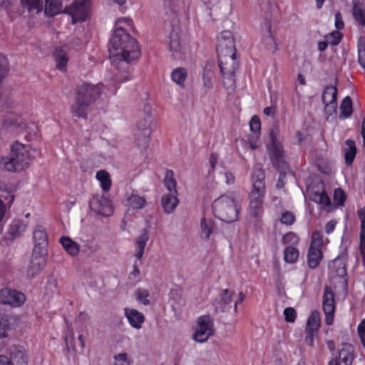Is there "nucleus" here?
Segmentation results:
<instances>
[{
    "mask_svg": "<svg viewBox=\"0 0 365 365\" xmlns=\"http://www.w3.org/2000/svg\"><path fill=\"white\" fill-rule=\"evenodd\" d=\"M133 30V21L128 17L118 18L115 23V30L110 38L108 51L112 66L120 76L122 82L130 79L127 71V63L137 61L141 51L137 41L130 36L129 31Z\"/></svg>",
    "mask_w": 365,
    "mask_h": 365,
    "instance_id": "nucleus-1",
    "label": "nucleus"
},
{
    "mask_svg": "<svg viewBox=\"0 0 365 365\" xmlns=\"http://www.w3.org/2000/svg\"><path fill=\"white\" fill-rule=\"evenodd\" d=\"M123 76L118 73H108L104 82L96 86L83 83L76 88V99L72 106V112L76 116L85 117L87 106L98 98H108L117 92L118 85L123 83Z\"/></svg>",
    "mask_w": 365,
    "mask_h": 365,
    "instance_id": "nucleus-2",
    "label": "nucleus"
},
{
    "mask_svg": "<svg viewBox=\"0 0 365 365\" xmlns=\"http://www.w3.org/2000/svg\"><path fill=\"white\" fill-rule=\"evenodd\" d=\"M244 196L238 192H231L220 196L212 203V210L216 217L230 223L238 218Z\"/></svg>",
    "mask_w": 365,
    "mask_h": 365,
    "instance_id": "nucleus-3",
    "label": "nucleus"
},
{
    "mask_svg": "<svg viewBox=\"0 0 365 365\" xmlns=\"http://www.w3.org/2000/svg\"><path fill=\"white\" fill-rule=\"evenodd\" d=\"M39 154V150L30 145L16 142L11 145L9 156L2 158L1 162L7 171L19 172L27 168L31 160Z\"/></svg>",
    "mask_w": 365,
    "mask_h": 365,
    "instance_id": "nucleus-4",
    "label": "nucleus"
},
{
    "mask_svg": "<svg viewBox=\"0 0 365 365\" xmlns=\"http://www.w3.org/2000/svg\"><path fill=\"white\" fill-rule=\"evenodd\" d=\"M165 30L168 33L167 43L173 58L185 59L190 53V47L180 36V21L175 14L170 21L165 22Z\"/></svg>",
    "mask_w": 365,
    "mask_h": 365,
    "instance_id": "nucleus-5",
    "label": "nucleus"
},
{
    "mask_svg": "<svg viewBox=\"0 0 365 365\" xmlns=\"http://www.w3.org/2000/svg\"><path fill=\"white\" fill-rule=\"evenodd\" d=\"M269 144L267 146L270 159L274 167L279 171V176L277 182V187L282 188L284 186V180L286 177L287 170H289L288 165L285 160L282 140L279 136L277 128L269 130Z\"/></svg>",
    "mask_w": 365,
    "mask_h": 365,
    "instance_id": "nucleus-6",
    "label": "nucleus"
},
{
    "mask_svg": "<svg viewBox=\"0 0 365 365\" xmlns=\"http://www.w3.org/2000/svg\"><path fill=\"white\" fill-rule=\"evenodd\" d=\"M264 197L265 190H258L255 189H252L249 195L247 219L249 223L253 226L256 231L261 230L262 227Z\"/></svg>",
    "mask_w": 365,
    "mask_h": 365,
    "instance_id": "nucleus-7",
    "label": "nucleus"
},
{
    "mask_svg": "<svg viewBox=\"0 0 365 365\" xmlns=\"http://www.w3.org/2000/svg\"><path fill=\"white\" fill-rule=\"evenodd\" d=\"M326 241L319 231L317 230L312 232L310 246L307 252V265L310 269H316L322 260V247L328 242L327 238Z\"/></svg>",
    "mask_w": 365,
    "mask_h": 365,
    "instance_id": "nucleus-8",
    "label": "nucleus"
},
{
    "mask_svg": "<svg viewBox=\"0 0 365 365\" xmlns=\"http://www.w3.org/2000/svg\"><path fill=\"white\" fill-rule=\"evenodd\" d=\"M216 50L219 55V58L228 57L229 61L235 63V43L231 31H224L217 36Z\"/></svg>",
    "mask_w": 365,
    "mask_h": 365,
    "instance_id": "nucleus-9",
    "label": "nucleus"
},
{
    "mask_svg": "<svg viewBox=\"0 0 365 365\" xmlns=\"http://www.w3.org/2000/svg\"><path fill=\"white\" fill-rule=\"evenodd\" d=\"M91 5V0H74L63 12L71 16L73 24L84 21L90 14Z\"/></svg>",
    "mask_w": 365,
    "mask_h": 365,
    "instance_id": "nucleus-10",
    "label": "nucleus"
},
{
    "mask_svg": "<svg viewBox=\"0 0 365 365\" xmlns=\"http://www.w3.org/2000/svg\"><path fill=\"white\" fill-rule=\"evenodd\" d=\"M214 333L213 322L208 315L201 316L198 318L193 339L199 343L205 342Z\"/></svg>",
    "mask_w": 365,
    "mask_h": 365,
    "instance_id": "nucleus-11",
    "label": "nucleus"
},
{
    "mask_svg": "<svg viewBox=\"0 0 365 365\" xmlns=\"http://www.w3.org/2000/svg\"><path fill=\"white\" fill-rule=\"evenodd\" d=\"M151 133L149 116L137 123V131L135 133V138L136 145L139 148L144 150L148 146Z\"/></svg>",
    "mask_w": 365,
    "mask_h": 365,
    "instance_id": "nucleus-12",
    "label": "nucleus"
},
{
    "mask_svg": "<svg viewBox=\"0 0 365 365\" xmlns=\"http://www.w3.org/2000/svg\"><path fill=\"white\" fill-rule=\"evenodd\" d=\"M25 294L19 291L5 287L0 290V302L12 307H19L26 302Z\"/></svg>",
    "mask_w": 365,
    "mask_h": 365,
    "instance_id": "nucleus-13",
    "label": "nucleus"
},
{
    "mask_svg": "<svg viewBox=\"0 0 365 365\" xmlns=\"http://www.w3.org/2000/svg\"><path fill=\"white\" fill-rule=\"evenodd\" d=\"M322 309L325 314V323L332 324L335 312V294L331 288L327 287L322 297Z\"/></svg>",
    "mask_w": 365,
    "mask_h": 365,
    "instance_id": "nucleus-14",
    "label": "nucleus"
},
{
    "mask_svg": "<svg viewBox=\"0 0 365 365\" xmlns=\"http://www.w3.org/2000/svg\"><path fill=\"white\" fill-rule=\"evenodd\" d=\"M91 209L98 215L105 217L111 215L113 212V206L111 200L103 195H96L90 201Z\"/></svg>",
    "mask_w": 365,
    "mask_h": 365,
    "instance_id": "nucleus-15",
    "label": "nucleus"
},
{
    "mask_svg": "<svg viewBox=\"0 0 365 365\" xmlns=\"http://www.w3.org/2000/svg\"><path fill=\"white\" fill-rule=\"evenodd\" d=\"M322 102L327 115L336 114L337 109V88L334 86H327L322 93Z\"/></svg>",
    "mask_w": 365,
    "mask_h": 365,
    "instance_id": "nucleus-16",
    "label": "nucleus"
},
{
    "mask_svg": "<svg viewBox=\"0 0 365 365\" xmlns=\"http://www.w3.org/2000/svg\"><path fill=\"white\" fill-rule=\"evenodd\" d=\"M230 62L231 66L227 67L223 63L222 58H219V66L222 76L223 86L228 93H232L236 86L235 79V73L237 68L236 62L235 61L234 63L232 61Z\"/></svg>",
    "mask_w": 365,
    "mask_h": 365,
    "instance_id": "nucleus-17",
    "label": "nucleus"
},
{
    "mask_svg": "<svg viewBox=\"0 0 365 365\" xmlns=\"http://www.w3.org/2000/svg\"><path fill=\"white\" fill-rule=\"evenodd\" d=\"M264 31L262 35V43L265 48L272 53L277 51L279 48L277 40L271 30V23L269 16H266L262 26Z\"/></svg>",
    "mask_w": 365,
    "mask_h": 365,
    "instance_id": "nucleus-18",
    "label": "nucleus"
},
{
    "mask_svg": "<svg viewBox=\"0 0 365 365\" xmlns=\"http://www.w3.org/2000/svg\"><path fill=\"white\" fill-rule=\"evenodd\" d=\"M47 253H39L33 251L30 263L27 267V275L29 278H34L43 269L46 263Z\"/></svg>",
    "mask_w": 365,
    "mask_h": 365,
    "instance_id": "nucleus-19",
    "label": "nucleus"
},
{
    "mask_svg": "<svg viewBox=\"0 0 365 365\" xmlns=\"http://www.w3.org/2000/svg\"><path fill=\"white\" fill-rule=\"evenodd\" d=\"M354 347L350 344H343L338 357L331 359L329 365H351L354 359Z\"/></svg>",
    "mask_w": 365,
    "mask_h": 365,
    "instance_id": "nucleus-20",
    "label": "nucleus"
},
{
    "mask_svg": "<svg viewBox=\"0 0 365 365\" xmlns=\"http://www.w3.org/2000/svg\"><path fill=\"white\" fill-rule=\"evenodd\" d=\"M34 242V252L36 253H47L48 237L45 228L37 225L33 232Z\"/></svg>",
    "mask_w": 365,
    "mask_h": 365,
    "instance_id": "nucleus-21",
    "label": "nucleus"
},
{
    "mask_svg": "<svg viewBox=\"0 0 365 365\" xmlns=\"http://www.w3.org/2000/svg\"><path fill=\"white\" fill-rule=\"evenodd\" d=\"M250 128L253 133L249 137V145L252 150H256L259 147V138L261 130V121L258 116L252 117L250 121Z\"/></svg>",
    "mask_w": 365,
    "mask_h": 365,
    "instance_id": "nucleus-22",
    "label": "nucleus"
},
{
    "mask_svg": "<svg viewBox=\"0 0 365 365\" xmlns=\"http://www.w3.org/2000/svg\"><path fill=\"white\" fill-rule=\"evenodd\" d=\"M53 56L57 69L61 72H66L69 59L67 47L56 46L53 51Z\"/></svg>",
    "mask_w": 365,
    "mask_h": 365,
    "instance_id": "nucleus-23",
    "label": "nucleus"
},
{
    "mask_svg": "<svg viewBox=\"0 0 365 365\" xmlns=\"http://www.w3.org/2000/svg\"><path fill=\"white\" fill-rule=\"evenodd\" d=\"M216 235V226L211 218L203 217L200 222V237L205 240H214Z\"/></svg>",
    "mask_w": 365,
    "mask_h": 365,
    "instance_id": "nucleus-24",
    "label": "nucleus"
},
{
    "mask_svg": "<svg viewBox=\"0 0 365 365\" xmlns=\"http://www.w3.org/2000/svg\"><path fill=\"white\" fill-rule=\"evenodd\" d=\"M10 359L17 365L28 364V354L25 348L20 345H14L10 348Z\"/></svg>",
    "mask_w": 365,
    "mask_h": 365,
    "instance_id": "nucleus-25",
    "label": "nucleus"
},
{
    "mask_svg": "<svg viewBox=\"0 0 365 365\" xmlns=\"http://www.w3.org/2000/svg\"><path fill=\"white\" fill-rule=\"evenodd\" d=\"M125 315L132 327L138 329L141 328L145 320L144 315L142 313L134 309L125 308Z\"/></svg>",
    "mask_w": 365,
    "mask_h": 365,
    "instance_id": "nucleus-26",
    "label": "nucleus"
},
{
    "mask_svg": "<svg viewBox=\"0 0 365 365\" xmlns=\"http://www.w3.org/2000/svg\"><path fill=\"white\" fill-rule=\"evenodd\" d=\"M264 179L262 168L259 165H255L252 174V189L265 190Z\"/></svg>",
    "mask_w": 365,
    "mask_h": 365,
    "instance_id": "nucleus-27",
    "label": "nucleus"
},
{
    "mask_svg": "<svg viewBox=\"0 0 365 365\" xmlns=\"http://www.w3.org/2000/svg\"><path fill=\"white\" fill-rule=\"evenodd\" d=\"M307 192L310 200L319 205L322 207H325L331 204L330 198L324 190H314L308 187Z\"/></svg>",
    "mask_w": 365,
    "mask_h": 365,
    "instance_id": "nucleus-28",
    "label": "nucleus"
},
{
    "mask_svg": "<svg viewBox=\"0 0 365 365\" xmlns=\"http://www.w3.org/2000/svg\"><path fill=\"white\" fill-rule=\"evenodd\" d=\"M345 261L344 257L339 256L329 264V269L336 277H343L346 275Z\"/></svg>",
    "mask_w": 365,
    "mask_h": 365,
    "instance_id": "nucleus-29",
    "label": "nucleus"
},
{
    "mask_svg": "<svg viewBox=\"0 0 365 365\" xmlns=\"http://www.w3.org/2000/svg\"><path fill=\"white\" fill-rule=\"evenodd\" d=\"M235 292L227 289H224L221 294V300L217 306V309H220L222 312L228 311L232 308V303L234 301Z\"/></svg>",
    "mask_w": 365,
    "mask_h": 365,
    "instance_id": "nucleus-30",
    "label": "nucleus"
},
{
    "mask_svg": "<svg viewBox=\"0 0 365 365\" xmlns=\"http://www.w3.org/2000/svg\"><path fill=\"white\" fill-rule=\"evenodd\" d=\"M352 14L357 25L360 28L365 26V6L359 1H354Z\"/></svg>",
    "mask_w": 365,
    "mask_h": 365,
    "instance_id": "nucleus-31",
    "label": "nucleus"
},
{
    "mask_svg": "<svg viewBox=\"0 0 365 365\" xmlns=\"http://www.w3.org/2000/svg\"><path fill=\"white\" fill-rule=\"evenodd\" d=\"M178 193H168L165 195L161 200L162 206L167 213L173 212L178 205Z\"/></svg>",
    "mask_w": 365,
    "mask_h": 365,
    "instance_id": "nucleus-32",
    "label": "nucleus"
},
{
    "mask_svg": "<svg viewBox=\"0 0 365 365\" xmlns=\"http://www.w3.org/2000/svg\"><path fill=\"white\" fill-rule=\"evenodd\" d=\"M148 240V234L146 230L138 236L135 240L136 253L135 255L136 259L140 262L143 257L145 247Z\"/></svg>",
    "mask_w": 365,
    "mask_h": 365,
    "instance_id": "nucleus-33",
    "label": "nucleus"
},
{
    "mask_svg": "<svg viewBox=\"0 0 365 365\" xmlns=\"http://www.w3.org/2000/svg\"><path fill=\"white\" fill-rule=\"evenodd\" d=\"M60 243L71 256H76L79 253V245L70 237H62Z\"/></svg>",
    "mask_w": 365,
    "mask_h": 365,
    "instance_id": "nucleus-34",
    "label": "nucleus"
},
{
    "mask_svg": "<svg viewBox=\"0 0 365 365\" xmlns=\"http://www.w3.org/2000/svg\"><path fill=\"white\" fill-rule=\"evenodd\" d=\"M26 224L20 220H14L9 228V233L12 238H16L22 235L26 230Z\"/></svg>",
    "mask_w": 365,
    "mask_h": 365,
    "instance_id": "nucleus-35",
    "label": "nucleus"
},
{
    "mask_svg": "<svg viewBox=\"0 0 365 365\" xmlns=\"http://www.w3.org/2000/svg\"><path fill=\"white\" fill-rule=\"evenodd\" d=\"M187 77V71L185 68H175L171 73V78L173 82L180 88H183Z\"/></svg>",
    "mask_w": 365,
    "mask_h": 365,
    "instance_id": "nucleus-36",
    "label": "nucleus"
},
{
    "mask_svg": "<svg viewBox=\"0 0 365 365\" xmlns=\"http://www.w3.org/2000/svg\"><path fill=\"white\" fill-rule=\"evenodd\" d=\"M320 325V314L319 312L314 311L307 319L305 331H318Z\"/></svg>",
    "mask_w": 365,
    "mask_h": 365,
    "instance_id": "nucleus-37",
    "label": "nucleus"
},
{
    "mask_svg": "<svg viewBox=\"0 0 365 365\" xmlns=\"http://www.w3.org/2000/svg\"><path fill=\"white\" fill-rule=\"evenodd\" d=\"M96 178L100 182L102 190L105 192L108 191L111 187V180L109 173L104 170H101L96 173Z\"/></svg>",
    "mask_w": 365,
    "mask_h": 365,
    "instance_id": "nucleus-38",
    "label": "nucleus"
},
{
    "mask_svg": "<svg viewBox=\"0 0 365 365\" xmlns=\"http://www.w3.org/2000/svg\"><path fill=\"white\" fill-rule=\"evenodd\" d=\"M356 148L355 142L352 140L346 141V148H344L345 162L347 165H351L356 156Z\"/></svg>",
    "mask_w": 365,
    "mask_h": 365,
    "instance_id": "nucleus-39",
    "label": "nucleus"
},
{
    "mask_svg": "<svg viewBox=\"0 0 365 365\" xmlns=\"http://www.w3.org/2000/svg\"><path fill=\"white\" fill-rule=\"evenodd\" d=\"M145 203V199L136 193H132L127 197L128 206L134 210L141 209Z\"/></svg>",
    "mask_w": 365,
    "mask_h": 365,
    "instance_id": "nucleus-40",
    "label": "nucleus"
},
{
    "mask_svg": "<svg viewBox=\"0 0 365 365\" xmlns=\"http://www.w3.org/2000/svg\"><path fill=\"white\" fill-rule=\"evenodd\" d=\"M24 8L29 12L38 14L43 9V2L41 0H21Z\"/></svg>",
    "mask_w": 365,
    "mask_h": 365,
    "instance_id": "nucleus-41",
    "label": "nucleus"
},
{
    "mask_svg": "<svg viewBox=\"0 0 365 365\" xmlns=\"http://www.w3.org/2000/svg\"><path fill=\"white\" fill-rule=\"evenodd\" d=\"M163 182L170 193H178V190L176 189L177 183L174 178V173L173 170H166Z\"/></svg>",
    "mask_w": 365,
    "mask_h": 365,
    "instance_id": "nucleus-42",
    "label": "nucleus"
},
{
    "mask_svg": "<svg viewBox=\"0 0 365 365\" xmlns=\"http://www.w3.org/2000/svg\"><path fill=\"white\" fill-rule=\"evenodd\" d=\"M299 251L296 247L287 246L284 250V259L289 264L295 263L299 258Z\"/></svg>",
    "mask_w": 365,
    "mask_h": 365,
    "instance_id": "nucleus-43",
    "label": "nucleus"
},
{
    "mask_svg": "<svg viewBox=\"0 0 365 365\" xmlns=\"http://www.w3.org/2000/svg\"><path fill=\"white\" fill-rule=\"evenodd\" d=\"M352 113V103L349 96H346L340 106V118H349Z\"/></svg>",
    "mask_w": 365,
    "mask_h": 365,
    "instance_id": "nucleus-44",
    "label": "nucleus"
},
{
    "mask_svg": "<svg viewBox=\"0 0 365 365\" xmlns=\"http://www.w3.org/2000/svg\"><path fill=\"white\" fill-rule=\"evenodd\" d=\"M61 9V4L58 0H46L45 14L53 16L58 14Z\"/></svg>",
    "mask_w": 365,
    "mask_h": 365,
    "instance_id": "nucleus-45",
    "label": "nucleus"
},
{
    "mask_svg": "<svg viewBox=\"0 0 365 365\" xmlns=\"http://www.w3.org/2000/svg\"><path fill=\"white\" fill-rule=\"evenodd\" d=\"M10 329V317L7 315H0V338L7 337V332Z\"/></svg>",
    "mask_w": 365,
    "mask_h": 365,
    "instance_id": "nucleus-46",
    "label": "nucleus"
},
{
    "mask_svg": "<svg viewBox=\"0 0 365 365\" xmlns=\"http://www.w3.org/2000/svg\"><path fill=\"white\" fill-rule=\"evenodd\" d=\"M358 61L365 69V36L361 37L358 41Z\"/></svg>",
    "mask_w": 365,
    "mask_h": 365,
    "instance_id": "nucleus-47",
    "label": "nucleus"
},
{
    "mask_svg": "<svg viewBox=\"0 0 365 365\" xmlns=\"http://www.w3.org/2000/svg\"><path fill=\"white\" fill-rule=\"evenodd\" d=\"M342 38V34L339 31H334L326 34L324 36V39H325L329 45L336 46L338 45Z\"/></svg>",
    "mask_w": 365,
    "mask_h": 365,
    "instance_id": "nucleus-48",
    "label": "nucleus"
},
{
    "mask_svg": "<svg viewBox=\"0 0 365 365\" xmlns=\"http://www.w3.org/2000/svg\"><path fill=\"white\" fill-rule=\"evenodd\" d=\"M299 241V237L294 232H288L282 237V242L287 246L296 247Z\"/></svg>",
    "mask_w": 365,
    "mask_h": 365,
    "instance_id": "nucleus-49",
    "label": "nucleus"
},
{
    "mask_svg": "<svg viewBox=\"0 0 365 365\" xmlns=\"http://www.w3.org/2000/svg\"><path fill=\"white\" fill-rule=\"evenodd\" d=\"M359 250L363 264L365 266V222H364L361 223Z\"/></svg>",
    "mask_w": 365,
    "mask_h": 365,
    "instance_id": "nucleus-50",
    "label": "nucleus"
},
{
    "mask_svg": "<svg viewBox=\"0 0 365 365\" xmlns=\"http://www.w3.org/2000/svg\"><path fill=\"white\" fill-rule=\"evenodd\" d=\"M4 125L5 127H14V128H19L20 129H24L26 128V124L22 123L19 118H15L12 116L11 118H7L4 120Z\"/></svg>",
    "mask_w": 365,
    "mask_h": 365,
    "instance_id": "nucleus-51",
    "label": "nucleus"
},
{
    "mask_svg": "<svg viewBox=\"0 0 365 365\" xmlns=\"http://www.w3.org/2000/svg\"><path fill=\"white\" fill-rule=\"evenodd\" d=\"M149 296V292L145 289H138L135 291V297L138 302L143 304V305H148L150 304V301L148 299Z\"/></svg>",
    "mask_w": 365,
    "mask_h": 365,
    "instance_id": "nucleus-52",
    "label": "nucleus"
},
{
    "mask_svg": "<svg viewBox=\"0 0 365 365\" xmlns=\"http://www.w3.org/2000/svg\"><path fill=\"white\" fill-rule=\"evenodd\" d=\"M112 365H131V359L125 353L118 354L113 357Z\"/></svg>",
    "mask_w": 365,
    "mask_h": 365,
    "instance_id": "nucleus-53",
    "label": "nucleus"
},
{
    "mask_svg": "<svg viewBox=\"0 0 365 365\" xmlns=\"http://www.w3.org/2000/svg\"><path fill=\"white\" fill-rule=\"evenodd\" d=\"M66 331L65 333V343L66 346L68 349H72L73 348V332L72 327L68 325V323L67 321H66Z\"/></svg>",
    "mask_w": 365,
    "mask_h": 365,
    "instance_id": "nucleus-54",
    "label": "nucleus"
},
{
    "mask_svg": "<svg viewBox=\"0 0 365 365\" xmlns=\"http://www.w3.org/2000/svg\"><path fill=\"white\" fill-rule=\"evenodd\" d=\"M346 200V194L341 188H337L334 192V201L338 205H342Z\"/></svg>",
    "mask_w": 365,
    "mask_h": 365,
    "instance_id": "nucleus-55",
    "label": "nucleus"
},
{
    "mask_svg": "<svg viewBox=\"0 0 365 365\" xmlns=\"http://www.w3.org/2000/svg\"><path fill=\"white\" fill-rule=\"evenodd\" d=\"M284 319L287 322L293 323L294 322L297 317V312L292 307L285 308L284 310Z\"/></svg>",
    "mask_w": 365,
    "mask_h": 365,
    "instance_id": "nucleus-56",
    "label": "nucleus"
},
{
    "mask_svg": "<svg viewBox=\"0 0 365 365\" xmlns=\"http://www.w3.org/2000/svg\"><path fill=\"white\" fill-rule=\"evenodd\" d=\"M295 220L294 215L289 211L284 212L280 218V222L286 225H291L294 223Z\"/></svg>",
    "mask_w": 365,
    "mask_h": 365,
    "instance_id": "nucleus-57",
    "label": "nucleus"
},
{
    "mask_svg": "<svg viewBox=\"0 0 365 365\" xmlns=\"http://www.w3.org/2000/svg\"><path fill=\"white\" fill-rule=\"evenodd\" d=\"M203 87L206 91L210 90L213 87V77L207 76V73L202 74Z\"/></svg>",
    "mask_w": 365,
    "mask_h": 365,
    "instance_id": "nucleus-58",
    "label": "nucleus"
},
{
    "mask_svg": "<svg viewBox=\"0 0 365 365\" xmlns=\"http://www.w3.org/2000/svg\"><path fill=\"white\" fill-rule=\"evenodd\" d=\"M334 26L337 31H340L344 27L343 18L340 12H336L334 15Z\"/></svg>",
    "mask_w": 365,
    "mask_h": 365,
    "instance_id": "nucleus-59",
    "label": "nucleus"
},
{
    "mask_svg": "<svg viewBox=\"0 0 365 365\" xmlns=\"http://www.w3.org/2000/svg\"><path fill=\"white\" fill-rule=\"evenodd\" d=\"M215 68V63L213 62L208 61L204 66L202 74L207 73V76H212L213 77V72Z\"/></svg>",
    "mask_w": 365,
    "mask_h": 365,
    "instance_id": "nucleus-60",
    "label": "nucleus"
},
{
    "mask_svg": "<svg viewBox=\"0 0 365 365\" xmlns=\"http://www.w3.org/2000/svg\"><path fill=\"white\" fill-rule=\"evenodd\" d=\"M317 333V331H305V342L307 345L310 346L314 345V336Z\"/></svg>",
    "mask_w": 365,
    "mask_h": 365,
    "instance_id": "nucleus-61",
    "label": "nucleus"
},
{
    "mask_svg": "<svg viewBox=\"0 0 365 365\" xmlns=\"http://www.w3.org/2000/svg\"><path fill=\"white\" fill-rule=\"evenodd\" d=\"M357 330H358V333L361 337V340L363 342L364 346H365V342H364V336H363V335H365V318L359 324Z\"/></svg>",
    "mask_w": 365,
    "mask_h": 365,
    "instance_id": "nucleus-62",
    "label": "nucleus"
},
{
    "mask_svg": "<svg viewBox=\"0 0 365 365\" xmlns=\"http://www.w3.org/2000/svg\"><path fill=\"white\" fill-rule=\"evenodd\" d=\"M336 222L334 220L329 221L324 227V230L327 234H331L334 230L336 227Z\"/></svg>",
    "mask_w": 365,
    "mask_h": 365,
    "instance_id": "nucleus-63",
    "label": "nucleus"
},
{
    "mask_svg": "<svg viewBox=\"0 0 365 365\" xmlns=\"http://www.w3.org/2000/svg\"><path fill=\"white\" fill-rule=\"evenodd\" d=\"M224 177L225 180V183L227 185H232L235 182V175L230 172H226L224 173Z\"/></svg>",
    "mask_w": 365,
    "mask_h": 365,
    "instance_id": "nucleus-64",
    "label": "nucleus"
}]
</instances>
